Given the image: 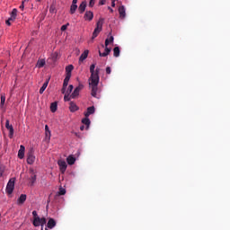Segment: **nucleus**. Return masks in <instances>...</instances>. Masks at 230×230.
<instances>
[{
  "label": "nucleus",
  "mask_w": 230,
  "mask_h": 230,
  "mask_svg": "<svg viewBox=\"0 0 230 230\" xmlns=\"http://www.w3.org/2000/svg\"><path fill=\"white\" fill-rule=\"evenodd\" d=\"M94 69H96L94 71ZM90 85L92 87V93L91 95L93 96V98H96V94L98 93V84H100V69L96 68V65L93 64L90 66Z\"/></svg>",
  "instance_id": "obj_1"
},
{
  "label": "nucleus",
  "mask_w": 230,
  "mask_h": 230,
  "mask_svg": "<svg viewBox=\"0 0 230 230\" xmlns=\"http://www.w3.org/2000/svg\"><path fill=\"white\" fill-rule=\"evenodd\" d=\"M103 18H100L98 20V22H96V27L93 32V36L92 39L94 40L96 39V37H98V35H100V32L102 31V28H103Z\"/></svg>",
  "instance_id": "obj_2"
},
{
  "label": "nucleus",
  "mask_w": 230,
  "mask_h": 230,
  "mask_svg": "<svg viewBox=\"0 0 230 230\" xmlns=\"http://www.w3.org/2000/svg\"><path fill=\"white\" fill-rule=\"evenodd\" d=\"M13 190H15V178H11L6 185V193L8 195H12L13 193Z\"/></svg>",
  "instance_id": "obj_3"
},
{
  "label": "nucleus",
  "mask_w": 230,
  "mask_h": 230,
  "mask_svg": "<svg viewBox=\"0 0 230 230\" xmlns=\"http://www.w3.org/2000/svg\"><path fill=\"white\" fill-rule=\"evenodd\" d=\"M35 163V150L31 148L27 154V164H33Z\"/></svg>",
  "instance_id": "obj_4"
},
{
  "label": "nucleus",
  "mask_w": 230,
  "mask_h": 230,
  "mask_svg": "<svg viewBox=\"0 0 230 230\" xmlns=\"http://www.w3.org/2000/svg\"><path fill=\"white\" fill-rule=\"evenodd\" d=\"M82 89H84V84H79L72 93V94L70 95V98H72L73 100H75V98H76L79 94H80V91H82Z\"/></svg>",
  "instance_id": "obj_5"
},
{
  "label": "nucleus",
  "mask_w": 230,
  "mask_h": 230,
  "mask_svg": "<svg viewBox=\"0 0 230 230\" xmlns=\"http://www.w3.org/2000/svg\"><path fill=\"white\" fill-rule=\"evenodd\" d=\"M69 80H71V76L66 75L63 82V87L61 89L62 94H66V89H67V85H69Z\"/></svg>",
  "instance_id": "obj_6"
},
{
  "label": "nucleus",
  "mask_w": 230,
  "mask_h": 230,
  "mask_svg": "<svg viewBox=\"0 0 230 230\" xmlns=\"http://www.w3.org/2000/svg\"><path fill=\"white\" fill-rule=\"evenodd\" d=\"M58 164L59 166L61 173H65L66 170H67V163H66V161L64 160H59L58 161Z\"/></svg>",
  "instance_id": "obj_7"
},
{
  "label": "nucleus",
  "mask_w": 230,
  "mask_h": 230,
  "mask_svg": "<svg viewBox=\"0 0 230 230\" xmlns=\"http://www.w3.org/2000/svg\"><path fill=\"white\" fill-rule=\"evenodd\" d=\"M5 128L9 130V137L10 139H12V137H13V126L10 125L9 119L5 121Z\"/></svg>",
  "instance_id": "obj_8"
},
{
  "label": "nucleus",
  "mask_w": 230,
  "mask_h": 230,
  "mask_svg": "<svg viewBox=\"0 0 230 230\" xmlns=\"http://www.w3.org/2000/svg\"><path fill=\"white\" fill-rule=\"evenodd\" d=\"M30 173H31L30 184L31 186H33V184H35V182L37 181V174H35V172L33 171V169L30 170Z\"/></svg>",
  "instance_id": "obj_9"
},
{
  "label": "nucleus",
  "mask_w": 230,
  "mask_h": 230,
  "mask_svg": "<svg viewBox=\"0 0 230 230\" xmlns=\"http://www.w3.org/2000/svg\"><path fill=\"white\" fill-rule=\"evenodd\" d=\"M94 19V13L92 11H86L84 13V21H93Z\"/></svg>",
  "instance_id": "obj_10"
},
{
  "label": "nucleus",
  "mask_w": 230,
  "mask_h": 230,
  "mask_svg": "<svg viewBox=\"0 0 230 230\" xmlns=\"http://www.w3.org/2000/svg\"><path fill=\"white\" fill-rule=\"evenodd\" d=\"M24 152H26V147H24V146L21 145L20 149L18 151L19 159H24Z\"/></svg>",
  "instance_id": "obj_11"
},
{
  "label": "nucleus",
  "mask_w": 230,
  "mask_h": 230,
  "mask_svg": "<svg viewBox=\"0 0 230 230\" xmlns=\"http://www.w3.org/2000/svg\"><path fill=\"white\" fill-rule=\"evenodd\" d=\"M86 8H87V2L83 1L78 7L79 13H84V12H85Z\"/></svg>",
  "instance_id": "obj_12"
},
{
  "label": "nucleus",
  "mask_w": 230,
  "mask_h": 230,
  "mask_svg": "<svg viewBox=\"0 0 230 230\" xmlns=\"http://www.w3.org/2000/svg\"><path fill=\"white\" fill-rule=\"evenodd\" d=\"M57 226V221H55L53 218H49L47 223L48 229H53Z\"/></svg>",
  "instance_id": "obj_13"
},
{
  "label": "nucleus",
  "mask_w": 230,
  "mask_h": 230,
  "mask_svg": "<svg viewBox=\"0 0 230 230\" xmlns=\"http://www.w3.org/2000/svg\"><path fill=\"white\" fill-rule=\"evenodd\" d=\"M111 48H109L108 46H105V49L104 52L102 53V51L99 50V56L100 57H107L108 55L111 54Z\"/></svg>",
  "instance_id": "obj_14"
},
{
  "label": "nucleus",
  "mask_w": 230,
  "mask_h": 230,
  "mask_svg": "<svg viewBox=\"0 0 230 230\" xmlns=\"http://www.w3.org/2000/svg\"><path fill=\"white\" fill-rule=\"evenodd\" d=\"M26 199H27L26 194H21V196L17 199V204L19 206L24 204V202H26Z\"/></svg>",
  "instance_id": "obj_15"
},
{
  "label": "nucleus",
  "mask_w": 230,
  "mask_h": 230,
  "mask_svg": "<svg viewBox=\"0 0 230 230\" xmlns=\"http://www.w3.org/2000/svg\"><path fill=\"white\" fill-rule=\"evenodd\" d=\"M95 111L96 110H95L94 106L88 107L87 111L84 113L85 118H89V116H91V114H94Z\"/></svg>",
  "instance_id": "obj_16"
},
{
  "label": "nucleus",
  "mask_w": 230,
  "mask_h": 230,
  "mask_svg": "<svg viewBox=\"0 0 230 230\" xmlns=\"http://www.w3.org/2000/svg\"><path fill=\"white\" fill-rule=\"evenodd\" d=\"M119 17H121V19H125L126 17V13H125V6L121 5L119 7Z\"/></svg>",
  "instance_id": "obj_17"
},
{
  "label": "nucleus",
  "mask_w": 230,
  "mask_h": 230,
  "mask_svg": "<svg viewBox=\"0 0 230 230\" xmlns=\"http://www.w3.org/2000/svg\"><path fill=\"white\" fill-rule=\"evenodd\" d=\"M87 57H89V50H84V53L79 58V62H84V60H85Z\"/></svg>",
  "instance_id": "obj_18"
},
{
  "label": "nucleus",
  "mask_w": 230,
  "mask_h": 230,
  "mask_svg": "<svg viewBox=\"0 0 230 230\" xmlns=\"http://www.w3.org/2000/svg\"><path fill=\"white\" fill-rule=\"evenodd\" d=\"M69 111L70 112H76V111H78V106L75 102H71Z\"/></svg>",
  "instance_id": "obj_19"
},
{
  "label": "nucleus",
  "mask_w": 230,
  "mask_h": 230,
  "mask_svg": "<svg viewBox=\"0 0 230 230\" xmlns=\"http://www.w3.org/2000/svg\"><path fill=\"white\" fill-rule=\"evenodd\" d=\"M66 163H67V164L73 165L75 163H76V158H75V156H73V155H69L66 158Z\"/></svg>",
  "instance_id": "obj_20"
},
{
  "label": "nucleus",
  "mask_w": 230,
  "mask_h": 230,
  "mask_svg": "<svg viewBox=\"0 0 230 230\" xmlns=\"http://www.w3.org/2000/svg\"><path fill=\"white\" fill-rule=\"evenodd\" d=\"M49 84V81L47 80L43 84L42 86L40 87V94H43L44 92L46 91V89L48 88V84Z\"/></svg>",
  "instance_id": "obj_21"
},
{
  "label": "nucleus",
  "mask_w": 230,
  "mask_h": 230,
  "mask_svg": "<svg viewBox=\"0 0 230 230\" xmlns=\"http://www.w3.org/2000/svg\"><path fill=\"white\" fill-rule=\"evenodd\" d=\"M73 69H75V66H73V65H69L66 67V76L71 77V72L73 71Z\"/></svg>",
  "instance_id": "obj_22"
},
{
  "label": "nucleus",
  "mask_w": 230,
  "mask_h": 230,
  "mask_svg": "<svg viewBox=\"0 0 230 230\" xmlns=\"http://www.w3.org/2000/svg\"><path fill=\"white\" fill-rule=\"evenodd\" d=\"M78 10V5L76 4H72L70 6V13L71 15L75 14V13Z\"/></svg>",
  "instance_id": "obj_23"
},
{
  "label": "nucleus",
  "mask_w": 230,
  "mask_h": 230,
  "mask_svg": "<svg viewBox=\"0 0 230 230\" xmlns=\"http://www.w3.org/2000/svg\"><path fill=\"white\" fill-rule=\"evenodd\" d=\"M57 109H58V104L57 103V102H52L50 104V111H51V112H57Z\"/></svg>",
  "instance_id": "obj_24"
},
{
  "label": "nucleus",
  "mask_w": 230,
  "mask_h": 230,
  "mask_svg": "<svg viewBox=\"0 0 230 230\" xmlns=\"http://www.w3.org/2000/svg\"><path fill=\"white\" fill-rule=\"evenodd\" d=\"M82 123L86 125V128H89V125H91V119H89V117H85L82 119Z\"/></svg>",
  "instance_id": "obj_25"
},
{
  "label": "nucleus",
  "mask_w": 230,
  "mask_h": 230,
  "mask_svg": "<svg viewBox=\"0 0 230 230\" xmlns=\"http://www.w3.org/2000/svg\"><path fill=\"white\" fill-rule=\"evenodd\" d=\"M114 42V36H110L105 40V46H109L110 44H112Z\"/></svg>",
  "instance_id": "obj_26"
},
{
  "label": "nucleus",
  "mask_w": 230,
  "mask_h": 230,
  "mask_svg": "<svg viewBox=\"0 0 230 230\" xmlns=\"http://www.w3.org/2000/svg\"><path fill=\"white\" fill-rule=\"evenodd\" d=\"M44 66H46V61L44 59L38 60L37 67H39V69H40V67H44Z\"/></svg>",
  "instance_id": "obj_27"
},
{
  "label": "nucleus",
  "mask_w": 230,
  "mask_h": 230,
  "mask_svg": "<svg viewBox=\"0 0 230 230\" xmlns=\"http://www.w3.org/2000/svg\"><path fill=\"white\" fill-rule=\"evenodd\" d=\"M119 53H120V50H119V47H115L113 49V56L118 58V57H119Z\"/></svg>",
  "instance_id": "obj_28"
},
{
  "label": "nucleus",
  "mask_w": 230,
  "mask_h": 230,
  "mask_svg": "<svg viewBox=\"0 0 230 230\" xmlns=\"http://www.w3.org/2000/svg\"><path fill=\"white\" fill-rule=\"evenodd\" d=\"M32 224L34 227H39V226H40V217H36L35 219H33Z\"/></svg>",
  "instance_id": "obj_29"
},
{
  "label": "nucleus",
  "mask_w": 230,
  "mask_h": 230,
  "mask_svg": "<svg viewBox=\"0 0 230 230\" xmlns=\"http://www.w3.org/2000/svg\"><path fill=\"white\" fill-rule=\"evenodd\" d=\"M46 217H40V225L41 226V229L44 230V226H46Z\"/></svg>",
  "instance_id": "obj_30"
},
{
  "label": "nucleus",
  "mask_w": 230,
  "mask_h": 230,
  "mask_svg": "<svg viewBox=\"0 0 230 230\" xmlns=\"http://www.w3.org/2000/svg\"><path fill=\"white\" fill-rule=\"evenodd\" d=\"M45 134L47 137H51V131L49 130V127L48 125L45 126Z\"/></svg>",
  "instance_id": "obj_31"
},
{
  "label": "nucleus",
  "mask_w": 230,
  "mask_h": 230,
  "mask_svg": "<svg viewBox=\"0 0 230 230\" xmlns=\"http://www.w3.org/2000/svg\"><path fill=\"white\" fill-rule=\"evenodd\" d=\"M5 167L4 164H0V177H3V174L4 173Z\"/></svg>",
  "instance_id": "obj_32"
},
{
  "label": "nucleus",
  "mask_w": 230,
  "mask_h": 230,
  "mask_svg": "<svg viewBox=\"0 0 230 230\" xmlns=\"http://www.w3.org/2000/svg\"><path fill=\"white\" fill-rule=\"evenodd\" d=\"M11 17H14L15 19L17 18V9H13Z\"/></svg>",
  "instance_id": "obj_33"
},
{
  "label": "nucleus",
  "mask_w": 230,
  "mask_h": 230,
  "mask_svg": "<svg viewBox=\"0 0 230 230\" xmlns=\"http://www.w3.org/2000/svg\"><path fill=\"white\" fill-rule=\"evenodd\" d=\"M73 89H74L73 84H70V85L68 86L67 91H66V94H71V93H73Z\"/></svg>",
  "instance_id": "obj_34"
},
{
  "label": "nucleus",
  "mask_w": 230,
  "mask_h": 230,
  "mask_svg": "<svg viewBox=\"0 0 230 230\" xmlns=\"http://www.w3.org/2000/svg\"><path fill=\"white\" fill-rule=\"evenodd\" d=\"M58 195H66V189L60 187L58 190Z\"/></svg>",
  "instance_id": "obj_35"
},
{
  "label": "nucleus",
  "mask_w": 230,
  "mask_h": 230,
  "mask_svg": "<svg viewBox=\"0 0 230 230\" xmlns=\"http://www.w3.org/2000/svg\"><path fill=\"white\" fill-rule=\"evenodd\" d=\"M32 217H33V220H35V218H40L39 217V214H37V210L32 211Z\"/></svg>",
  "instance_id": "obj_36"
},
{
  "label": "nucleus",
  "mask_w": 230,
  "mask_h": 230,
  "mask_svg": "<svg viewBox=\"0 0 230 230\" xmlns=\"http://www.w3.org/2000/svg\"><path fill=\"white\" fill-rule=\"evenodd\" d=\"M69 100H71V97H69V93H66L64 96V101L65 102H69Z\"/></svg>",
  "instance_id": "obj_37"
},
{
  "label": "nucleus",
  "mask_w": 230,
  "mask_h": 230,
  "mask_svg": "<svg viewBox=\"0 0 230 230\" xmlns=\"http://www.w3.org/2000/svg\"><path fill=\"white\" fill-rule=\"evenodd\" d=\"M95 3H96V0H90V2H89L90 8H93V6H94Z\"/></svg>",
  "instance_id": "obj_38"
},
{
  "label": "nucleus",
  "mask_w": 230,
  "mask_h": 230,
  "mask_svg": "<svg viewBox=\"0 0 230 230\" xmlns=\"http://www.w3.org/2000/svg\"><path fill=\"white\" fill-rule=\"evenodd\" d=\"M67 26H69V23L62 25L61 26V31H66L67 30Z\"/></svg>",
  "instance_id": "obj_39"
},
{
  "label": "nucleus",
  "mask_w": 230,
  "mask_h": 230,
  "mask_svg": "<svg viewBox=\"0 0 230 230\" xmlns=\"http://www.w3.org/2000/svg\"><path fill=\"white\" fill-rule=\"evenodd\" d=\"M4 102H6V97H4V95H1V105H4Z\"/></svg>",
  "instance_id": "obj_40"
},
{
  "label": "nucleus",
  "mask_w": 230,
  "mask_h": 230,
  "mask_svg": "<svg viewBox=\"0 0 230 230\" xmlns=\"http://www.w3.org/2000/svg\"><path fill=\"white\" fill-rule=\"evenodd\" d=\"M58 58V53L55 52V53L52 55L53 60H57Z\"/></svg>",
  "instance_id": "obj_41"
},
{
  "label": "nucleus",
  "mask_w": 230,
  "mask_h": 230,
  "mask_svg": "<svg viewBox=\"0 0 230 230\" xmlns=\"http://www.w3.org/2000/svg\"><path fill=\"white\" fill-rule=\"evenodd\" d=\"M111 66H107L106 67V75H111Z\"/></svg>",
  "instance_id": "obj_42"
},
{
  "label": "nucleus",
  "mask_w": 230,
  "mask_h": 230,
  "mask_svg": "<svg viewBox=\"0 0 230 230\" xmlns=\"http://www.w3.org/2000/svg\"><path fill=\"white\" fill-rule=\"evenodd\" d=\"M107 0H100L99 1V4L100 5H103V4H105V2H106Z\"/></svg>",
  "instance_id": "obj_43"
},
{
  "label": "nucleus",
  "mask_w": 230,
  "mask_h": 230,
  "mask_svg": "<svg viewBox=\"0 0 230 230\" xmlns=\"http://www.w3.org/2000/svg\"><path fill=\"white\" fill-rule=\"evenodd\" d=\"M8 21L12 22L15 21V17L11 16V17L8 19Z\"/></svg>",
  "instance_id": "obj_44"
},
{
  "label": "nucleus",
  "mask_w": 230,
  "mask_h": 230,
  "mask_svg": "<svg viewBox=\"0 0 230 230\" xmlns=\"http://www.w3.org/2000/svg\"><path fill=\"white\" fill-rule=\"evenodd\" d=\"M20 10H24V2L20 5Z\"/></svg>",
  "instance_id": "obj_45"
},
{
  "label": "nucleus",
  "mask_w": 230,
  "mask_h": 230,
  "mask_svg": "<svg viewBox=\"0 0 230 230\" xmlns=\"http://www.w3.org/2000/svg\"><path fill=\"white\" fill-rule=\"evenodd\" d=\"M111 6H112V7L116 6V0H112V2H111Z\"/></svg>",
  "instance_id": "obj_46"
},
{
  "label": "nucleus",
  "mask_w": 230,
  "mask_h": 230,
  "mask_svg": "<svg viewBox=\"0 0 230 230\" xmlns=\"http://www.w3.org/2000/svg\"><path fill=\"white\" fill-rule=\"evenodd\" d=\"M5 23L7 24V26H12V22H9V20L5 21Z\"/></svg>",
  "instance_id": "obj_47"
},
{
  "label": "nucleus",
  "mask_w": 230,
  "mask_h": 230,
  "mask_svg": "<svg viewBox=\"0 0 230 230\" xmlns=\"http://www.w3.org/2000/svg\"><path fill=\"white\" fill-rule=\"evenodd\" d=\"M76 3H78V0H73L72 1V4H76Z\"/></svg>",
  "instance_id": "obj_48"
},
{
  "label": "nucleus",
  "mask_w": 230,
  "mask_h": 230,
  "mask_svg": "<svg viewBox=\"0 0 230 230\" xmlns=\"http://www.w3.org/2000/svg\"><path fill=\"white\" fill-rule=\"evenodd\" d=\"M84 129H85V126L83 125L80 127V130H84Z\"/></svg>",
  "instance_id": "obj_49"
},
{
  "label": "nucleus",
  "mask_w": 230,
  "mask_h": 230,
  "mask_svg": "<svg viewBox=\"0 0 230 230\" xmlns=\"http://www.w3.org/2000/svg\"><path fill=\"white\" fill-rule=\"evenodd\" d=\"M75 135L78 137V133L77 132H75Z\"/></svg>",
  "instance_id": "obj_50"
},
{
  "label": "nucleus",
  "mask_w": 230,
  "mask_h": 230,
  "mask_svg": "<svg viewBox=\"0 0 230 230\" xmlns=\"http://www.w3.org/2000/svg\"><path fill=\"white\" fill-rule=\"evenodd\" d=\"M38 3H40L41 0H36Z\"/></svg>",
  "instance_id": "obj_51"
},
{
  "label": "nucleus",
  "mask_w": 230,
  "mask_h": 230,
  "mask_svg": "<svg viewBox=\"0 0 230 230\" xmlns=\"http://www.w3.org/2000/svg\"><path fill=\"white\" fill-rule=\"evenodd\" d=\"M45 230H48V228H45Z\"/></svg>",
  "instance_id": "obj_52"
},
{
  "label": "nucleus",
  "mask_w": 230,
  "mask_h": 230,
  "mask_svg": "<svg viewBox=\"0 0 230 230\" xmlns=\"http://www.w3.org/2000/svg\"><path fill=\"white\" fill-rule=\"evenodd\" d=\"M0 217H1V213H0Z\"/></svg>",
  "instance_id": "obj_53"
},
{
  "label": "nucleus",
  "mask_w": 230,
  "mask_h": 230,
  "mask_svg": "<svg viewBox=\"0 0 230 230\" xmlns=\"http://www.w3.org/2000/svg\"><path fill=\"white\" fill-rule=\"evenodd\" d=\"M41 230H42V228H41Z\"/></svg>",
  "instance_id": "obj_54"
}]
</instances>
